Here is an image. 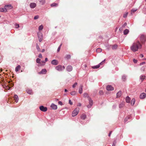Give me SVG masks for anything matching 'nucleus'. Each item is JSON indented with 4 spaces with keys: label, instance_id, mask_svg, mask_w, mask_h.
Wrapping results in <instances>:
<instances>
[{
    "label": "nucleus",
    "instance_id": "obj_6",
    "mask_svg": "<svg viewBox=\"0 0 146 146\" xmlns=\"http://www.w3.org/2000/svg\"><path fill=\"white\" fill-rule=\"evenodd\" d=\"M106 89L108 91H112L113 90L114 88L110 85H108L106 86Z\"/></svg>",
    "mask_w": 146,
    "mask_h": 146
},
{
    "label": "nucleus",
    "instance_id": "obj_33",
    "mask_svg": "<svg viewBox=\"0 0 146 146\" xmlns=\"http://www.w3.org/2000/svg\"><path fill=\"white\" fill-rule=\"evenodd\" d=\"M70 94L72 95H74L76 94V92L75 91H73L71 92Z\"/></svg>",
    "mask_w": 146,
    "mask_h": 146
},
{
    "label": "nucleus",
    "instance_id": "obj_31",
    "mask_svg": "<svg viewBox=\"0 0 146 146\" xmlns=\"http://www.w3.org/2000/svg\"><path fill=\"white\" fill-rule=\"evenodd\" d=\"M145 78V76H140V79L142 81H143Z\"/></svg>",
    "mask_w": 146,
    "mask_h": 146
},
{
    "label": "nucleus",
    "instance_id": "obj_44",
    "mask_svg": "<svg viewBox=\"0 0 146 146\" xmlns=\"http://www.w3.org/2000/svg\"><path fill=\"white\" fill-rule=\"evenodd\" d=\"M39 16L38 15L35 16L34 17V19L35 20L37 19L38 18Z\"/></svg>",
    "mask_w": 146,
    "mask_h": 146
},
{
    "label": "nucleus",
    "instance_id": "obj_32",
    "mask_svg": "<svg viewBox=\"0 0 146 146\" xmlns=\"http://www.w3.org/2000/svg\"><path fill=\"white\" fill-rule=\"evenodd\" d=\"M43 27L42 25L38 27L39 30L40 31V30H42L43 29Z\"/></svg>",
    "mask_w": 146,
    "mask_h": 146
},
{
    "label": "nucleus",
    "instance_id": "obj_5",
    "mask_svg": "<svg viewBox=\"0 0 146 146\" xmlns=\"http://www.w3.org/2000/svg\"><path fill=\"white\" fill-rule=\"evenodd\" d=\"M39 109L40 110L44 112L47 111V108L46 107H44L43 106H41L39 107Z\"/></svg>",
    "mask_w": 146,
    "mask_h": 146
},
{
    "label": "nucleus",
    "instance_id": "obj_34",
    "mask_svg": "<svg viewBox=\"0 0 146 146\" xmlns=\"http://www.w3.org/2000/svg\"><path fill=\"white\" fill-rule=\"evenodd\" d=\"M70 58H71V56L70 55H67L66 57V58L68 60L70 59Z\"/></svg>",
    "mask_w": 146,
    "mask_h": 146
},
{
    "label": "nucleus",
    "instance_id": "obj_4",
    "mask_svg": "<svg viewBox=\"0 0 146 146\" xmlns=\"http://www.w3.org/2000/svg\"><path fill=\"white\" fill-rule=\"evenodd\" d=\"M38 36L39 38V41L40 42H41L42 39V34L40 33H38Z\"/></svg>",
    "mask_w": 146,
    "mask_h": 146
},
{
    "label": "nucleus",
    "instance_id": "obj_30",
    "mask_svg": "<svg viewBox=\"0 0 146 146\" xmlns=\"http://www.w3.org/2000/svg\"><path fill=\"white\" fill-rule=\"evenodd\" d=\"M83 96L84 97L86 98V97H87L89 98L88 96V94L87 93H84L83 94Z\"/></svg>",
    "mask_w": 146,
    "mask_h": 146
},
{
    "label": "nucleus",
    "instance_id": "obj_58",
    "mask_svg": "<svg viewBox=\"0 0 146 146\" xmlns=\"http://www.w3.org/2000/svg\"><path fill=\"white\" fill-rule=\"evenodd\" d=\"M111 131H110V133H109V135H108V136H109V137H110V135H111Z\"/></svg>",
    "mask_w": 146,
    "mask_h": 146
},
{
    "label": "nucleus",
    "instance_id": "obj_53",
    "mask_svg": "<svg viewBox=\"0 0 146 146\" xmlns=\"http://www.w3.org/2000/svg\"><path fill=\"white\" fill-rule=\"evenodd\" d=\"M6 86V89H8V90H9V89L10 88V87H9V86Z\"/></svg>",
    "mask_w": 146,
    "mask_h": 146
},
{
    "label": "nucleus",
    "instance_id": "obj_57",
    "mask_svg": "<svg viewBox=\"0 0 146 146\" xmlns=\"http://www.w3.org/2000/svg\"><path fill=\"white\" fill-rule=\"evenodd\" d=\"M47 60H48V58H45V62L47 61Z\"/></svg>",
    "mask_w": 146,
    "mask_h": 146
},
{
    "label": "nucleus",
    "instance_id": "obj_10",
    "mask_svg": "<svg viewBox=\"0 0 146 146\" xmlns=\"http://www.w3.org/2000/svg\"><path fill=\"white\" fill-rule=\"evenodd\" d=\"M146 96V94L145 93H143L140 95V98L141 99H143Z\"/></svg>",
    "mask_w": 146,
    "mask_h": 146
},
{
    "label": "nucleus",
    "instance_id": "obj_41",
    "mask_svg": "<svg viewBox=\"0 0 146 146\" xmlns=\"http://www.w3.org/2000/svg\"><path fill=\"white\" fill-rule=\"evenodd\" d=\"M128 14V13H126L124 14L123 15V17L124 18H125L127 17Z\"/></svg>",
    "mask_w": 146,
    "mask_h": 146
},
{
    "label": "nucleus",
    "instance_id": "obj_54",
    "mask_svg": "<svg viewBox=\"0 0 146 146\" xmlns=\"http://www.w3.org/2000/svg\"><path fill=\"white\" fill-rule=\"evenodd\" d=\"M145 68L144 67H142L141 68V69L142 71H144L145 70Z\"/></svg>",
    "mask_w": 146,
    "mask_h": 146
},
{
    "label": "nucleus",
    "instance_id": "obj_29",
    "mask_svg": "<svg viewBox=\"0 0 146 146\" xmlns=\"http://www.w3.org/2000/svg\"><path fill=\"white\" fill-rule=\"evenodd\" d=\"M124 104L123 103H121L119 104V108H122L124 106Z\"/></svg>",
    "mask_w": 146,
    "mask_h": 146
},
{
    "label": "nucleus",
    "instance_id": "obj_21",
    "mask_svg": "<svg viewBox=\"0 0 146 146\" xmlns=\"http://www.w3.org/2000/svg\"><path fill=\"white\" fill-rule=\"evenodd\" d=\"M121 95V91H119L117 94V98L120 97Z\"/></svg>",
    "mask_w": 146,
    "mask_h": 146
},
{
    "label": "nucleus",
    "instance_id": "obj_62",
    "mask_svg": "<svg viewBox=\"0 0 146 146\" xmlns=\"http://www.w3.org/2000/svg\"><path fill=\"white\" fill-rule=\"evenodd\" d=\"M64 92H67V90L66 89H64Z\"/></svg>",
    "mask_w": 146,
    "mask_h": 146
},
{
    "label": "nucleus",
    "instance_id": "obj_63",
    "mask_svg": "<svg viewBox=\"0 0 146 146\" xmlns=\"http://www.w3.org/2000/svg\"><path fill=\"white\" fill-rule=\"evenodd\" d=\"M84 66L85 67V68H86V67H87V65L86 64H85L84 65Z\"/></svg>",
    "mask_w": 146,
    "mask_h": 146
},
{
    "label": "nucleus",
    "instance_id": "obj_13",
    "mask_svg": "<svg viewBox=\"0 0 146 146\" xmlns=\"http://www.w3.org/2000/svg\"><path fill=\"white\" fill-rule=\"evenodd\" d=\"M36 4L35 3H31L30 5V7L31 8H35L36 7Z\"/></svg>",
    "mask_w": 146,
    "mask_h": 146
},
{
    "label": "nucleus",
    "instance_id": "obj_55",
    "mask_svg": "<svg viewBox=\"0 0 146 146\" xmlns=\"http://www.w3.org/2000/svg\"><path fill=\"white\" fill-rule=\"evenodd\" d=\"M145 62H142L141 63H140V65H142V64H145Z\"/></svg>",
    "mask_w": 146,
    "mask_h": 146
},
{
    "label": "nucleus",
    "instance_id": "obj_28",
    "mask_svg": "<svg viewBox=\"0 0 146 146\" xmlns=\"http://www.w3.org/2000/svg\"><path fill=\"white\" fill-rule=\"evenodd\" d=\"M130 116H127L125 119L124 121L125 122H126L128 120V119H130Z\"/></svg>",
    "mask_w": 146,
    "mask_h": 146
},
{
    "label": "nucleus",
    "instance_id": "obj_60",
    "mask_svg": "<svg viewBox=\"0 0 146 146\" xmlns=\"http://www.w3.org/2000/svg\"><path fill=\"white\" fill-rule=\"evenodd\" d=\"M81 106V104L80 103L78 104V106Z\"/></svg>",
    "mask_w": 146,
    "mask_h": 146
},
{
    "label": "nucleus",
    "instance_id": "obj_43",
    "mask_svg": "<svg viewBox=\"0 0 146 146\" xmlns=\"http://www.w3.org/2000/svg\"><path fill=\"white\" fill-rule=\"evenodd\" d=\"M77 85V82H76L72 86V87L73 88H74Z\"/></svg>",
    "mask_w": 146,
    "mask_h": 146
},
{
    "label": "nucleus",
    "instance_id": "obj_46",
    "mask_svg": "<svg viewBox=\"0 0 146 146\" xmlns=\"http://www.w3.org/2000/svg\"><path fill=\"white\" fill-rule=\"evenodd\" d=\"M116 143V142L115 141L113 142V144L112 145V146H115V144Z\"/></svg>",
    "mask_w": 146,
    "mask_h": 146
},
{
    "label": "nucleus",
    "instance_id": "obj_42",
    "mask_svg": "<svg viewBox=\"0 0 146 146\" xmlns=\"http://www.w3.org/2000/svg\"><path fill=\"white\" fill-rule=\"evenodd\" d=\"M99 94L101 95H103V92L102 90H100L99 92Z\"/></svg>",
    "mask_w": 146,
    "mask_h": 146
},
{
    "label": "nucleus",
    "instance_id": "obj_14",
    "mask_svg": "<svg viewBox=\"0 0 146 146\" xmlns=\"http://www.w3.org/2000/svg\"><path fill=\"white\" fill-rule=\"evenodd\" d=\"M51 107L54 110H56L57 109V106L55 105L54 104H52L51 106Z\"/></svg>",
    "mask_w": 146,
    "mask_h": 146
},
{
    "label": "nucleus",
    "instance_id": "obj_61",
    "mask_svg": "<svg viewBox=\"0 0 146 146\" xmlns=\"http://www.w3.org/2000/svg\"><path fill=\"white\" fill-rule=\"evenodd\" d=\"M3 71V69L2 68H1L0 69V72H1Z\"/></svg>",
    "mask_w": 146,
    "mask_h": 146
},
{
    "label": "nucleus",
    "instance_id": "obj_19",
    "mask_svg": "<svg viewBox=\"0 0 146 146\" xmlns=\"http://www.w3.org/2000/svg\"><path fill=\"white\" fill-rule=\"evenodd\" d=\"M7 11L6 9L5 8H1L0 9V11L2 12H6Z\"/></svg>",
    "mask_w": 146,
    "mask_h": 146
},
{
    "label": "nucleus",
    "instance_id": "obj_39",
    "mask_svg": "<svg viewBox=\"0 0 146 146\" xmlns=\"http://www.w3.org/2000/svg\"><path fill=\"white\" fill-rule=\"evenodd\" d=\"M61 45L62 44H61L58 47L57 50V52H59L60 51Z\"/></svg>",
    "mask_w": 146,
    "mask_h": 146
},
{
    "label": "nucleus",
    "instance_id": "obj_7",
    "mask_svg": "<svg viewBox=\"0 0 146 146\" xmlns=\"http://www.w3.org/2000/svg\"><path fill=\"white\" fill-rule=\"evenodd\" d=\"M4 7L6 9V10H9L12 9L13 8V7L11 5H5L4 6Z\"/></svg>",
    "mask_w": 146,
    "mask_h": 146
},
{
    "label": "nucleus",
    "instance_id": "obj_17",
    "mask_svg": "<svg viewBox=\"0 0 146 146\" xmlns=\"http://www.w3.org/2000/svg\"><path fill=\"white\" fill-rule=\"evenodd\" d=\"M82 88L83 86L82 85H80V86L79 90V92L80 94H82Z\"/></svg>",
    "mask_w": 146,
    "mask_h": 146
},
{
    "label": "nucleus",
    "instance_id": "obj_47",
    "mask_svg": "<svg viewBox=\"0 0 146 146\" xmlns=\"http://www.w3.org/2000/svg\"><path fill=\"white\" fill-rule=\"evenodd\" d=\"M38 57L40 58H42V56L41 54H39V55H38Z\"/></svg>",
    "mask_w": 146,
    "mask_h": 146
},
{
    "label": "nucleus",
    "instance_id": "obj_37",
    "mask_svg": "<svg viewBox=\"0 0 146 146\" xmlns=\"http://www.w3.org/2000/svg\"><path fill=\"white\" fill-rule=\"evenodd\" d=\"M40 59L39 58H37L36 59V62L38 63H40Z\"/></svg>",
    "mask_w": 146,
    "mask_h": 146
},
{
    "label": "nucleus",
    "instance_id": "obj_51",
    "mask_svg": "<svg viewBox=\"0 0 146 146\" xmlns=\"http://www.w3.org/2000/svg\"><path fill=\"white\" fill-rule=\"evenodd\" d=\"M58 103V104L60 105H62V102L61 101L59 102Z\"/></svg>",
    "mask_w": 146,
    "mask_h": 146
},
{
    "label": "nucleus",
    "instance_id": "obj_27",
    "mask_svg": "<svg viewBox=\"0 0 146 146\" xmlns=\"http://www.w3.org/2000/svg\"><path fill=\"white\" fill-rule=\"evenodd\" d=\"M135 102V99H133L132 100L131 102V104L132 105H133Z\"/></svg>",
    "mask_w": 146,
    "mask_h": 146
},
{
    "label": "nucleus",
    "instance_id": "obj_16",
    "mask_svg": "<svg viewBox=\"0 0 146 146\" xmlns=\"http://www.w3.org/2000/svg\"><path fill=\"white\" fill-rule=\"evenodd\" d=\"M14 99L16 102H17L19 100V98L17 95H15L14 96Z\"/></svg>",
    "mask_w": 146,
    "mask_h": 146
},
{
    "label": "nucleus",
    "instance_id": "obj_2",
    "mask_svg": "<svg viewBox=\"0 0 146 146\" xmlns=\"http://www.w3.org/2000/svg\"><path fill=\"white\" fill-rule=\"evenodd\" d=\"M79 109V108H76L72 112V115L73 117H74L78 113Z\"/></svg>",
    "mask_w": 146,
    "mask_h": 146
},
{
    "label": "nucleus",
    "instance_id": "obj_22",
    "mask_svg": "<svg viewBox=\"0 0 146 146\" xmlns=\"http://www.w3.org/2000/svg\"><path fill=\"white\" fill-rule=\"evenodd\" d=\"M21 68V66L20 65H18L16 67L15 69V70L16 72H18L19 70Z\"/></svg>",
    "mask_w": 146,
    "mask_h": 146
},
{
    "label": "nucleus",
    "instance_id": "obj_26",
    "mask_svg": "<svg viewBox=\"0 0 146 146\" xmlns=\"http://www.w3.org/2000/svg\"><path fill=\"white\" fill-rule=\"evenodd\" d=\"M100 67V65H97L93 66L92 68L93 69H97L99 68Z\"/></svg>",
    "mask_w": 146,
    "mask_h": 146
},
{
    "label": "nucleus",
    "instance_id": "obj_45",
    "mask_svg": "<svg viewBox=\"0 0 146 146\" xmlns=\"http://www.w3.org/2000/svg\"><path fill=\"white\" fill-rule=\"evenodd\" d=\"M15 25L16 26V28H18L19 27V25L18 24H15Z\"/></svg>",
    "mask_w": 146,
    "mask_h": 146
},
{
    "label": "nucleus",
    "instance_id": "obj_9",
    "mask_svg": "<svg viewBox=\"0 0 146 146\" xmlns=\"http://www.w3.org/2000/svg\"><path fill=\"white\" fill-rule=\"evenodd\" d=\"M55 68L56 70L59 71H62L63 69L62 67L60 65H58L56 66Z\"/></svg>",
    "mask_w": 146,
    "mask_h": 146
},
{
    "label": "nucleus",
    "instance_id": "obj_49",
    "mask_svg": "<svg viewBox=\"0 0 146 146\" xmlns=\"http://www.w3.org/2000/svg\"><path fill=\"white\" fill-rule=\"evenodd\" d=\"M105 60H104V61H102V62H100L98 65H100H100H102L103 63L104 62V61Z\"/></svg>",
    "mask_w": 146,
    "mask_h": 146
},
{
    "label": "nucleus",
    "instance_id": "obj_52",
    "mask_svg": "<svg viewBox=\"0 0 146 146\" xmlns=\"http://www.w3.org/2000/svg\"><path fill=\"white\" fill-rule=\"evenodd\" d=\"M127 25V23H124V24H123V27H125V26H126Z\"/></svg>",
    "mask_w": 146,
    "mask_h": 146
},
{
    "label": "nucleus",
    "instance_id": "obj_40",
    "mask_svg": "<svg viewBox=\"0 0 146 146\" xmlns=\"http://www.w3.org/2000/svg\"><path fill=\"white\" fill-rule=\"evenodd\" d=\"M36 48L38 50V51H40V48L39 46L37 44L36 45Z\"/></svg>",
    "mask_w": 146,
    "mask_h": 146
},
{
    "label": "nucleus",
    "instance_id": "obj_25",
    "mask_svg": "<svg viewBox=\"0 0 146 146\" xmlns=\"http://www.w3.org/2000/svg\"><path fill=\"white\" fill-rule=\"evenodd\" d=\"M40 4L41 5H43L45 3V0H40L39 1Z\"/></svg>",
    "mask_w": 146,
    "mask_h": 146
},
{
    "label": "nucleus",
    "instance_id": "obj_38",
    "mask_svg": "<svg viewBox=\"0 0 146 146\" xmlns=\"http://www.w3.org/2000/svg\"><path fill=\"white\" fill-rule=\"evenodd\" d=\"M137 10V9H132L131 10V13H133L136 11Z\"/></svg>",
    "mask_w": 146,
    "mask_h": 146
},
{
    "label": "nucleus",
    "instance_id": "obj_23",
    "mask_svg": "<svg viewBox=\"0 0 146 146\" xmlns=\"http://www.w3.org/2000/svg\"><path fill=\"white\" fill-rule=\"evenodd\" d=\"M26 92L28 93L29 94H32V92L31 90H30L29 89H27L26 90Z\"/></svg>",
    "mask_w": 146,
    "mask_h": 146
},
{
    "label": "nucleus",
    "instance_id": "obj_56",
    "mask_svg": "<svg viewBox=\"0 0 146 146\" xmlns=\"http://www.w3.org/2000/svg\"><path fill=\"white\" fill-rule=\"evenodd\" d=\"M140 57L141 58H143V54H141L140 55Z\"/></svg>",
    "mask_w": 146,
    "mask_h": 146
},
{
    "label": "nucleus",
    "instance_id": "obj_1",
    "mask_svg": "<svg viewBox=\"0 0 146 146\" xmlns=\"http://www.w3.org/2000/svg\"><path fill=\"white\" fill-rule=\"evenodd\" d=\"M142 45L139 41L135 42L133 43L130 47L131 50L133 52L137 51L138 50L141 48Z\"/></svg>",
    "mask_w": 146,
    "mask_h": 146
},
{
    "label": "nucleus",
    "instance_id": "obj_24",
    "mask_svg": "<svg viewBox=\"0 0 146 146\" xmlns=\"http://www.w3.org/2000/svg\"><path fill=\"white\" fill-rule=\"evenodd\" d=\"M129 31L127 29H125L123 31L124 35H126L128 33Z\"/></svg>",
    "mask_w": 146,
    "mask_h": 146
},
{
    "label": "nucleus",
    "instance_id": "obj_3",
    "mask_svg": "<svg viewBox=\"0 0 146 146\" xmlns=\"http://www.w3.org/2000/svg\"><path fill=\"white\" fill-rule=\"evenodd\" d=\"M88 100L89 101V105L87 106V107L88 108H90L93 104V101L90 98H89Z\"/></svg>",
    "mask_w": 146,
    "mask_h": 146
},
{
    "label": "nucleus",
    "instance_id": "obj_50",
    "mask_svg": "<svg viewBox=\"0 0 146 146\" xmlns=\"http://www.w3.org/2000/svg\"><path fill=\"white\" fill-rule=\"evenodd\" d=\"M133 62L134 63H136L137 62V60L135 59H133Z\"/></svg>",
    "mask_w": 146,
    "mask_h": 146
},
{
    "label": "nucleus",
    "instance_id": "obj_8",
    "mask_svg": "<svg viewBox=\"0 0 146 146\" xmlns=\"http://www.w3.org/2000/svg\"><path fill=\"white\" fill-rule=\"evenodd\" d=\"M72 70V67L70 65L68 66L66 68V70L68 72H70Z\"/></svg>",
    "mask_w": 146,
    "mask_h": 146
},
{
    "label": "nucleus",
    "instance_id": "obj_11",
    "mask_svg": "<svg viewBox=\"0 0 146 146\" xmlns=\"http://www.w3.org/2000/svg\"><path fill=\"white\" fill-rule=\"evenodd\" d=\"M51 63L53 65H56L58 64V61L56 60H53L51 62Z\"/></svg>",
    "mask_w": 146,
    "mask_h": 146
},
{
    "label": "nucleus",
    "instance_id": "obj_18",
    "mask_svg": "<svg viewBox=\"0 0 146 146\" xmlns=\"http://www.w3.org/2000/svg\"><path fill=\"white\" fill-rule=\"evenodd\" d=\"M111 46L112 49L113 50L116 49L117 47V44H114Z\"/></svg>",
    "mask_w": 146,
    "mask_h": 146
},
{
    "label": "nucleus",
    "instance_id": "obj_64",
    "mask_svg": "<svg viewBox=\"0 0 146 146\" xmlns=\"http://www.w3.org/2000/svg\"><path fill=\"white\" fill-rule=\"evenodd\" d=\"M13 84H12V86H13Z\"/></svg>",
    "mask_w": 146,
    "mask_h": 146
},
{
    "label": "nucleus",
    "instance_id": "obj_36",
    "mask_svg": "<svg viewBox=\"0 0 146 146\" xmlns=\"http://www.w3.org/2000/svg\"><path fill=\"white\" fill-rule=\"evenodd\" d=\"M102 51V49L100 48H98L96 50V52H100Z\"/></svg>",
    "mask_w": 146,
    "mask_h": 146
},
{
    "label": "nucleus",
    "instance_id": "obj_35",
    "mask_svg": "<svg viewBox=\"0 0 146 146\" xmlns=\"http://www.w3.org/2000/svg\"><path fill=\"white\" fill-rule=\"evenodd\" d=\"M58 5V4L56 3H53L51 5V7L56 6Z\"/></svg>",
    "mask_w": 146,
    "mask_h": 146
},
{
    "label": "nucleus",
    "instance_id": "obj_12",
    "mask_svg": "<svg viewBox=\"0 0 146 146\" xmlns=\"http://www.w3.org/2000/svg\"><path fill=\"white\" fill-rule=\"evenodd\" d=\"M47 72L46 70L45 69H42L41 71L38 72L39 74H45Z\"/></svg>",
    "mask_w": 146,
    "mask_h": 146
},
{
    "label": "nucleus",
    "instance_id": "obj_20",
    "mask_svg": "<svg viewBox=\"0 0 146 146\" xmlns=\"http://www.w3.org/2000/svg\"><path fill=\"white\" fill-rule=\"evenodd\" d=\"M125 100L126 101L127 103H129L130 102L131 99L128 96H127L126 97Z\"/></svg>",
    "mask_w": 146,
    "mask_h": 146
},
{
    "label": "nucleus",
    "instance_id": "obj_59",
    "mask_svg": "<svg viewBox=\"0 0 146 146\" xmlns=\"http://www.w3.org/2000/svg\"><path fill=\"white\" fill-rule=\"evenodd\" d=\"M45 50L44 49H43L42 50V52H44Z\"/></svg>",
    "mask_w": 146,
    "mask_h": 146
},
{
    "label": "nucleus",
    "instance_id": "obj_48",
    "mask_svg": "<svg viewBox=\"0 0 146 146\" xmlns=\"http://www.w3.org/2000/svg\"><path fill=\"white\" fill-rule=\"evenodd\" d=\"M69 103L71 105H72V102L70 100H69Z\"/></svg>",
    "mask_w": 146,
    "mask_h": 146
},
{
    "label": "nucleus",
    "instance_id": "obj_15",
    "mask_svg": "<svg viewBox=\"0 0 146 146\" xmlns=\"http://www.w3.org/2000/svg\"><path fill=\"white\" fill-rule=\"evenodd\" d=\"M86 117V115L85 114H82L80 116L81 119H83L84 120Z\"/></svg>",
    "mask_w": 146,
    "mask_h": 146
}]
</instances>
